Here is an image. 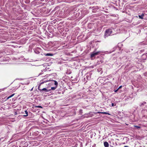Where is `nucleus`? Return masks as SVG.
<instances>
[{"label": "nucleus", "mask_w": 147, "mask_h": 147, "mask_svg": "<svg viewBox=\"0 0 147 147\" xmlns=\"http://www.w3.org/2000/svg\"><path fill=\"white\" fill-rule=\"evenodd\" d=\"M111 105L112 107H113L114 106H115L116 105V104H114L113 103H112L111 104Z\"/></svg>", "instance_id": "4468645a"}, {"label": "nucleus", "mask_w": 147, "mask_h": 147, "mask_svg": "<svg viewBox=\"0 0 147 147\" xmlns=\"http://www.w3.org/2000/svg\"><path fill=\"white\" fill-rule=\"evenodd\" d=\"M104 145L105 147H109V146L108 143L106 141L104 142Z\"/></svg>", "instance_id": "20e7f679"}, {"label": "nucleus", "mask_w": 147, "mask_h": 147, "mask_svg": "<svg viewBox=\"0 0 147 147\" xmlns=\"http://www.w3.org/2000/svg\"><path fill=\"white\" fill-rule=\"evenodd\" d=\"M54 82H55V85H56V86H57L58 85L57 82L56 81H55Z\"/></svg>", "instance_id": "ddd939ff"}, {"label": "nucleus", "mask_w": 147, "mask_h": 147, "mask_svg": "<svg viewBox=\"0 0 147 147\" xmlns=\"http://www.w3.org/2000/svg\"><path fill=\"white\" fill-rule=\"evenodd\" d=\"M100 53V51H98L96 53H94L93 52L90 55V57L91 58H93L94 57V56L96 55H98Z\"/></svg>", "instance_id": "7ed1b4c3"}, {"label": "nucleus", "mask_w": 147, "mask_h": 147, "mask_svg": "<svg viewBox=\"0 0 147 147\" xmlns=\"http://www.w3.org/2000/svg\"><path fill=\"white\" fill-rule=\"evenodd\" d=\"M98 113H102V114H106V115H110V113H107V112H98Z\"/></svg>", "instance_id": "39448f33"}, {"label": "nucleus", "mask_w": 147, "mask_h": 147, "mask_svg": "<svg viewBox=\"0 0 147 147\" xmlns=\"http://www.w3.org/2000/svg\"><path fill=\"white\" fill-rule=\"evenodd\" d=\"M35 107L36 108H42V107L40 106H35Z\"/></svg>", "instance_id": "f8f14e48"}, {"label": "nucleus", "mask_w": 147, "mask_h": 147, "mask_svg": "<svg viewBox=\"0 0 147 147\" xmlns=\"http://www.w3.org/2000/svg\"><path fill=\"white\" fill-rule=\"evenodd\" d=\"M122 86H120L119 87V88H118V89L119 90V89H120L121 88H122Z\"/></svg>", "instance_id": "2eb2a0df"}, {"label": "nucleus", "mask_w": 147, "mask_h": 147, "mask_svg": "<svg viewBox=\"0 0 147 147\" xmlns=\"http://www.w3.org/2000/svg\"><path fill=\"white\" fill-rule=\"evenodd\" d=\"M56 87H52L51 88V90H54L56 89Z\"/></svg>", "instance_id": "9b49d317"}, {"label": "nucleus", "mask_w": 147, "mask_h": 147, "mask_svg": "<svg viewBox=\"0 0 147 147\" xmlns=\"http://www.w3.org/2000/svg\"><path fill=\"white\" fill-rule=\"evenodd\" d=\"M1 140V139H0V140Z\"/></svg>", "instance_id": "a211bd4d"}, {"label": "nucleus", "mask_w": 147, "mask_h": 147, "mask_svg": "<svg viewBox=\"0 0 147 147\" xmlns=\"http://www.w3.org/2000/svg\"><path fill=\"white\" fill-rule=\"evenodd\" d=\"M15 95V94H13L11 95L9 97H8L7 98V100H8V99H9L10 98L12 97L14 95Z\"/></svg>", "instance_id": "1a4fd4ad"}, {"label": "nucleus", "mask_w": 147, "mask_h": 147, "mask_svg": "<svg viewBox=\"0 0 147 147\" xmlns=\"http://www.w3.org/2000/svg\"><path fill=\"white\" fill-rule=\"evenodd\" d=\"M134 127H136L137 129H140L141 128V127L140 126H136V125H134Z\"/></svg>", "instance_id": "9d476101"}, {"label": "nucleus", "mask_w": 147, "mask_h": 147, "mask_svg": "<svg viewBox=\"0 0 147 147\" xmlns=\"http://www.w3.org/2000/svg\"><path fill=\"white\" fill-rule=\"evenodd\" d=\"M25 112L26 115H24V116L25 117L28 116V112L26 110L25 111Z\"/></svg>", "instance_id": "6e6552de"}, {"label": "nucleus", "mask_w": 147, "mask_h": 147, "mask_svg": "<svg viewBox=\"0 0 147 147\" xmlns=\"http://www.w3.org/2000/svg\"><path fill=\"white\" fill-rule=\"evenodd\" d=\"M113 32V31L111 29H108L106 30L104 35V37L106 38L109 36L111 35Z\"/></svg>", "instance_id": "f257e3e1"}, {"label": "nucleus", "mask_w": 147, "mask_h": 147, "mask_svg": "<svg viewBox=\"0 0 147 147\" xmlns=\"http://www.w3.org/2000/svg\"><path fill=\"white\" fill-rule=\"evenodd\" d=\"M40 88V85H39L38 86V89L40 91H45V92H47L51 91V89L47 90L46 88H43L41 89Z\"/></svg>", "instance_id": "f03ea898"}, {"label": "nucleus", "mask_w": 147, "mask_h": 147, "mask_svg": "<svg viewBox=\"0 0 147 147\" xmlns=\"http://www.w3.org/2000/svg\"><path fill=\"white\" fill-rule=\"evenodd\" d=\"M124 147H128L127 146H125Z\"/></svg>", "instance_id": "f3484780"}, {"label": "nucleus", "mask_w": 147, "mask_h": 147, "mask_svg": "<svg viewBox=\"0 0 147 147\" xmlns=\"http://www.w3.org/2000/svg\"><path fill=\"white\" fill-rule=\"evenodd\" d=\"M45 55L47 56H52L53 55V54L52 53H48L45 54Z\"/></svg>", "instance_id": "0eeeda50"}, {"label": "nucleus", "mask_w": 147, "mask_h": 147, "mask_svg": "<svg viewBox=\"0 0 147 147\" xmlns=\"http://www.w3.org/2000/svg\"><path fill=\"white\" fill-rule=\"evenodd\" d=\"M118 89H117V90H115V92H117L118 91Z\"/></svg>", "instance_id": "dca6fc26"}, {"label": "nucleus", "mask_w": 147, "mask_h": 147, "mask_svg": "<svg viewBox=\"0 0 147 147\" xmlns=\"http://www.w3.org/2000/svg\"><path fill=\"white\" fill-rule=\"evenodd\" d=\"M144 16V14L143 13H142L141 14V15H139L138 17L140 19H143V18Z\"/></svg>", "instance_id": "423d86ee"}]
</instances>
